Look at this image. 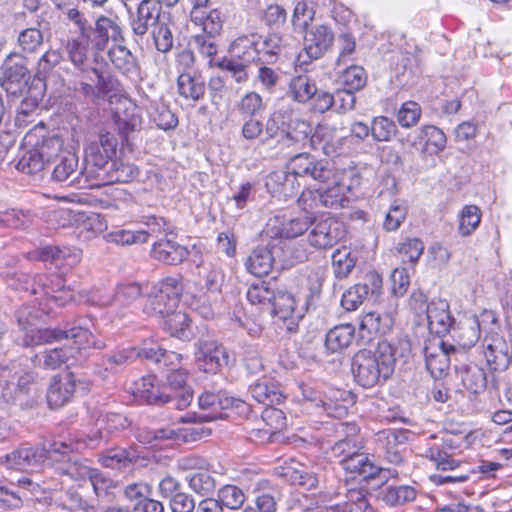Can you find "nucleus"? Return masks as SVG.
<instances>
[{"instance_id":"1","label":"nucleus","mask_w":512,"mask_h":512,"mask_svg":"<svg viewBox=\"0 0 512 512\" xmlns=\"http://www.w3.org/2000/svg\"><path fill=\"white\" fill-rule=\"evenodd\" d=\"M47 313L36 304H23L14 312L16 324L22 333L18 342L23 347L51 344L64 339H72L79 349H104L106 343L91 331L80 325L66 323L63 328H38Z\"/></svg>"},{"instance_id":"2","label":"nucleus","mask_w":512,"mask_h":512,"mask_svg":"<svg viewBox=\"0 0 512 512\" xmlns=\"http://www.w3.org/2000/svg\"><path fill=\"white\" fill-rule=\"evenodd\" d=\"M403 341L392 343L382 340L375 350H359L352 358L351 370L355 381L364 388L386 382L394 372L398 358L406 349Z\"/></svg>"},{"instance_id":"3","label":"nucleus","mask_w":512,"mask_h":512,"mask_svg":"<svg viewBox=\"0 0 512 512\" xmlns=\"http://www.w3.org/2000/svg\"><path fill=\"white\" fill-rule=\"evenodd\" d=\"M38 399L35 374L17 362L0 366V401L18 405L22 409L32 408Z\"/></svg>"},{"instance_id":"4","label":"nucleus","mask_w":512,"mask_h":512,"mask_svg":"<svg viewBox=\"0 0 512 512\" xmlns=\"http://www.w3.org/2000/svg\"><path fill=\"white\" fill-rule=\"evenodd\" d=\"M336 183H328L315 190H305L298 198L303 210L317 208L341 209L349 204L347 187L343 182V175L336 178Z\"/></svg>"},{"instance_id":"5","label":"nucleus","mask_w":512,"mask_h":512,"mask_svg":"<svg viewBox=\"0 0 512 512\" xmlns=\"http://www.w3.org/2000/svg\"><path fill=\"white\" fill-rule=\"evenodd\" d=\"M117 139L110 133L100 134L97 142L91 143L86 150L85 166L81 173L85 182L94 181L115 161Z\"/></svg>"},{"instance_id":"6","label":"nucleus","mask_w":512,"mask_h":512,"mask_svg":"<svg viewBox=\"0 0 512 512\" xmlns=\"http://www.w3.org/2000/svg\"><path fill=\"white\" fill-rule=\"evenodd\" d=\"M250 392L258 403L267 406L262 413V420L269 426L266 432L271 434L275 430H279L283 420V412L272 407L275 404H280L283 400L278 385L268 378H263L250 387Z\"/></svg>"},{"instance_id":"7","label":"nucleus","mask_w":512,"mask_h":512,"mask_svg":"<svg viewBox=\"0 0 512 512\" xmlns=\"http://www.w3.org/2000/svg\"><path fill=\"white\" fill-rule=\"evenodd\" d=\"M1 70V87L13 96L23 94L31 78L26 57L20 53L11 52L6 56Z\"/></svg>"},{"instance_id":"8","label":"nucleus","mask_w":512,"mask_h":512,"mask_svg":"<svg viewBox=\"0 0 512 512\" xmlns=\"http://www.w3.org/2000/svg\"><path fill=\"white\" fill-rule=\"evenodd\" d=\"M424 356L426 368L431 376L441 379L447 375L453 361L459 362L458 356L463 357V352H460L454 345L439 339L425 346Z\"/></svg>"},{"instance_id":"9","label":"nucleus","mask_w":512,"mask_h":512,"mask_svg":"<svg viewBox=\"0 0 512 512\" xmlns=\"http://www.w3.org/2000/svg\"><path fill=\"white\" fill-rule=\"evenodd\" d=\"M211 430L200 425L192 424L180 428H159V429H140L138 440L143 443L152 444L163 440H175L181 442H195L209 436Z\"/></svg>"},{"instance_id":"10","label":"nucleus","mask_w":512,"mask_h":512,"mask_svg":"<svg viewBox=\"0 0 512 512\" xmlns=\"http://www.w3.org/2000/svg\"><path fill=\"white\" fill-rule=\"evenodd\" d=\"M200 409L208 411L201 417L204 421H211L222 417V411L227 409H236L239 414H246L249 411V405L239 399L229 396L226 392L204 391L198 397Z\"/></svg>"},{"instance_id":"11","label":"nucleus","mask_w":512,"mask_h":512,"mask_svg":"<svg viewBox=\"0 0 512 512\" xmlns=\"http://www.w3.org/2000/svg\"><path fill=\"white\" fill-rule=\"evenodd\" d=\"M49 453L45 448L22 444L11 453L0 458V464L9 469L19 471L39 470L48 459Z\"/></svg>"},{"instance_id":"12","label":"nucleus","mask_w":512,"mask_h":512,"mask_svg":"<svg viewBox=\"0 0 512 512\" xmlns=\"http://www.w3.org/2000/svg\"><path fill=\"white\" fill-rule=\"evenodd\" d=\"M130 26L133 33L137 36H144L149 27L154 28L163 18L161 15V3L156 0H141L137 5L136 12H132L133 2H129Z\"/></svg>"},{"instance_id":"13","label":"nucleus","mask_w":512,"mask_h":512,"mask_svg":"<svg viewBox=\"0 0 512 512\" xmlns=\"http://www.w3.org/2000/svg\"><path fill=\"white\" fill-rule=\"evenodd\" d=\"M382 288V277L372 271L363 281L350 287L342 296L341 305L347 311L356 310L369 295H377Z\"/></svg>"},{"instance_id":"14","label":"nucleus","mask_w":512,"mask_h":512,"mask_svg":"<svg viewBox=\"0 0 512 512\" xmlns=\"http://www.w3.org/2000/svg\"><path fill=\"white\" fill-rule=\"evenodd\" d=\"M312 225L308 240L314 248H331L344 236L343 224L335 218L327 217L312 223Z\"/></svg>"},{"instance_id":"15","label":"nucleus","mask_w":512,"mask_h":512,"mask_svg":"<svg viewBox=\"0 0 512 512\" xmlns=\"http://www.w3.org/2000/svg\"><path fill=\"white\" fill-rule=\"evenodd\" d=\"M89 38L90 35H87L84 30H82L80 36L68 39L64 47L65 54L73 65L75 73L94 81V78L91 76V71L95 67L92 66V61L88 55Z\"/></svg>"},{"instance_id":"16","label":"nucleus","mask_w":512,"mask_h":512,"mask_svg":"<svg viewBox=\"0 0 512 512\" xmlns=\"http://www.w3.org/2000/svg\"><path fill=\"white\" fill-rule=\"evenodd\" d=\"M77 383L80 381L73 372L67 371L54 375L47 391L48 405L57 409L68 403L75 392Z\"/></svg>"},{"instance_id":"17","label":"nucleus","mask_w":512,"mask_h":512,"mask_svg":"<svg viewBox=\"0 0 512 512\" xmlns=\"http://www.w3.org/2000/svg\"><path fill=\"white\" fill-rule=\"evenodd\" d=\"M318 294L319 290L313 291L306 296V308L304 309L303 307H297V301L293 294L287 291H277L275 292L271 303V313L281 320L301 319L304 311L313 302L314 298L318 296Z\"/></svg>"},{"instance_id":"18","label":"nucleus","mask_w":512,"mask_h":512,"mask_svg":"<svg viewBox=\"0 0 512 512\" xmlns=\"http://www.w3.org/2000/svg\"><path fill=\"white\" fill-rule=\"evenodd\" d=\"M427 326L431 333L444 336L454 325L449 303L443 299H432L426 307Z\"/></svg>"},{"instance_id":"19","label":"nucleus","mask_w":512,"mask_h":512,"mask_svg":"<svg viewBox=\"0 0 512 512\" xmlns=\"http://www.w3.org/2000/svg\"><path fill=\"white\" fill-rule=\"evenodd\" d=\"M195 358L198 366L205 372L215 373L220 367L228 364L225 348L213 340L200 341Z\"/></svg>"},{"instance_id":"20","label":"nucleus","mask_w":512,"mask_h":512,"mask_svg":"<svg viewBox=\"0 0 512 512\" xmlns=\"http://www.w3.org/2000/svg\"><path fill=\"white\" fill-rule=\"evenodd\" d=\"M334 33L326 25H316L306 31L304 50L310 59L321 58L332 46Z\"/></svg>"},{"instance_id":"21","label":"nucleus","mask_w":512,"mask_h":512,"mask_svg":"<svg viewBox=\"0 0 512 512\" xmlns=\"http://www.w3.org/2000/svg\"><path fill=\"white\" fill-rule=\"evenodd\" d=\"M167 383L163 384L168 392L173 394L172 406L178 410L186 409L193 400V392L187 386V372L178 368H171L166 377Z\"/></svg>"},{"instance_id":"22","label":"nucleus","mask_w":512,"mask_h":512,"mask_svg":"<svg viewBox=\"0 0 512 512\" xmlns=\"http://www.w3.org/2000/svg\"><path fill=\"white\" fill-rule=\"evenodd\" d=\"M52 179L56 182H68L69 185H81L85 182V176L81 173L83 167H79L78 156L71 151L61 153L55 161Z\"/></svg>"},{"instance_id":"23","label":"nucleus","mask_w":512,"mask_h":512,"mask_svg":"<svg viewBox=\"0 0 512 512\" xmlns=\"http://www.w3.org/2000/svg\"><path fill=\"white\" fill-rule=\"evenodd\" d=\"M134 395L150 405H172L173 394L164 385L157 384L155 377L151 375L144 376L135 383Z\"/></svg>"},{"instance_id":"24","label":"nucleus","mask_w":512,"mask_h":512,"mask_svg":"<svg viewBox=\"0 0 512 512\" xmlns=\"http://www.w3.org/2000/svg\"><path fill=\"white\" fill-rule=\"evenodd\" d=\"M312 226L308 215L291 218L278 223L277 220H270L267 223L265 233L271 238L293 239L304 234Z\"/></svg>"},{"instance_id":"25","label":"nucleus","mask_w":512,"mask_h":512,"mask_svg":"<svg viewBox=\"0 0 512 512\" xmlns=\"http://www.w3.org/2000/svg\"><path fill=\"white\" fill-rule=\"evenodd\" d=\"M483 346L484 356L491 369L500 370L509 365L511 361L509 347L502 336L498 334L485 336Z\"/></svg>"},{"instance_id":"26","label":"nucleus","mask_w":512,"mask_h":512,"mask_svg":"<svg viewBox=\"0 0 512 512\" xmlns=\"http://www.w3.org/2000/svg\"><path fill=\"white\" fill-rule=\"evenodd\" d=\"M312 133L313 127L308 121L295 117L279 142L283 146L300 150L307 145L313 146Z\"/></svg>"},{"instance_id":"27","label":"nucleus","mask_w":512,"mask_h":512,"mask_svg":"<svg viewBox=\"0 0 512 512\" xmlns=\"http://www.w3.org/2000/svg\"><path fill=\"white\" fill-rule=\"evenodd\" d=\"M190 254L188 248L178 242L162 238L152 246L151 255L154 259L168 265L182 263Z\"/></svg>"},{"instance_id":"28","label":"nucleus","mask_w":512,"mask_h":512,"mask_svg":"<svg viewBox=\"0 0 512 512\" xmlns=\"http://www.w3.org/2000/svg\"><path fill=\"white\" fill-rule=\"evenodd\" d=\"M110 40L113 42L123 40L122 29L117 19L101 16L96 21L91 41L97 50L102 51Z\"/></svg>"},{"instance_id":"29","label":"nucleus","mask_w":512,"mask_h":512,"mask_svg":"<svg viewBox=\"0 0 512 512\" xmlns=\"http://www.w3.org/2000/svg\"><path fill=\"white\" fill-rule=\"evenodd\" d=\"M258 42L259 35L256 33L239 36L231 44L230 51L234 57L247 65L257 60L262 61Z\"/></svg>"},{"instance_id":"30","label":"nucleus","mask_w":512,"mask_h":512,"mask_svg":"<svg viewBox=\"0 0 512 512\" xmlns=\"http://www.w3.org/2000/svg\"><path fill=\"white\" fill-rule=\"evenodd\" d=\"M297 177L299 176L290 170L288 172H272L267 177L266 186L272 193L290 198L295 196L299 190L300 184L297 182Z\"/></svg>"},{"instance_id":"31","label":"nucleus","mask_w":512,"mask_h":512,"mask_svg":"<svg viewBox=\"0 0 512 512\" xmlns=\"http://www.w3.org/2000/svg\"><path fill=\"white\" fill-rule=\"evenodd\" d=\"M138 357L135 347H128L116 350L102 357L98 364V373L102 378H106V373H116L119 367L131 363Z\"/></svg>"},{"instance_id":"32","label":"nucleus","mask_w":512,"mask_h":512,"mask_svg":"<svg viewBox=\"0 0 512 512\" xmlns=\"http://www.w3.org/2000/svg\"><path fill=\"white\" fill-rule=\"evenodd\" d=\"M392 326V318L387 313L368 312L364 314L359 323L362 338H372L377 334H385Z\"/></svg>"},{"instance_id":"33","label":"nucleus","mask_w":512,"mask_h":512,"mask_svg":"<svg viewBox=\"0 0 512 512\" xmlns=\"http://www.w3.org/2000/svg\"><path fill=\"white\" fill-rule=\"evenodd\" d=\"M72 352L69 347L47 349L35 354L31 361L35 367L55 370L70 360Z\"/></svg>"},{"instance_id":"34","label":"nucleus","mask_w":512,"mask_h":512,"mask_svg":"<svg viewBox=\"0 0 512 512\" xmlns=\"http://www.w3.org/2000/svg\"><path fill=\"white\" fill-rule=\"evenodd\" d=\"M142 295V286L137 282L118 284L112 297L102 302L115 309L129 307Z\"/></svg>"},{"instance_id":"35","label":"nucleus","mask_w":512,"mask_h":512,"mask_svg":"<svg viewBox=\"0 0 512 512\" xmlns=\"http://www.w3.org/2000/svg\"><path fill=\"white\" fill-rule=\"evenodd\" d=\"M294 118V111L289 106H281L274 110L269 115L265 124V133L267 138L274 139L279 135L282 136Z\"/></svg>"},{"instance_id":"36","label":"nucleus","mask_w":512,"mask_h":512,"mask_svg":"<svg viewBox=\"0 0 512 512\" xmlns=\"http://www.w3.org/2000/svg\"><path fill=\"white\" fill-rule=\"evenodd\" d=\"M32 135L28 134L26 136V143L28 145L30 143V138ZM46 166V163L43 160V155L39 153L35 145H32L30 148L25 146L19 154V159L16 163V169L25 173V174H37L41 172Z\"/></svg>"},{"instance_id":"37","label":"nucleus","mask_w":512,"mask_h":512,"mask_svg":"<svg viewBox=\"0 0 512 512\" xmlns=\"http://www.w3.org/2000/svg\"><path fill=\"white\" fill-rule=\"evenodd\" d=\"M177 87L179 94L189 100L198 101L206 92L204 79L197 74L181 72L178 76Z\"/></svg>"},{"instance_id":"38","label":"nucleus","mask_w":512,"mask_h":512,"mask_svg":"<svg viewBox=\"0 0 512 512\" xmlns=\"http://www.w3.org/2000/svg\"><path fill=\"white\" fill-rule=\"evenodd\" d=\"M339 462L345 471L361 475L364 479L374 478L382 470L370 460L367 454L360 451L348 459L339 460Z\"/></svg>"},{"instance_id":"39","label":"nucleus","mask_w":512,"mask_h":512,"mask_svg":"<svg viewBox=\"0 0 512 512\" xmlns=\"http://www.w3.org/2000/svg\"><path fill=\"white\" fill-rule=\"evenodd\" d=\"M99 177L95 180L97 185L105 183H127L138 176L139 171L131 164L117 162L116 160L104 171L98 173Z\"/></svg>"},{"instance_id":"40","label":"nucleus","mask_w":512,"mask_h":512,"mask_svg":"<svg viewBox=\"0 0 512 512\" xmlns=\"http://www.w3.org/2000/svg\"><path fill=\"white\" fill-rule=\"evenodd\" d=\"M40 258L43 261H51L56 266L72 267L80 261V251L75 248L48 245L41 248Z\"/></svg>"},{"instance_id":"41","label":"nucleus","mask_w":512,"mask_h":512,"mask_svg":"<svg viewBox=\"0 0 512 512\" xmlns=\"http://www.w3.org/2000/svg\"><path fill=\"white\" fill-rule=\"evenodd\" d=\"M189 488L199 496H209L217 488V480L214 472L207 469H199L186 475Z\"/></svg>"},{"instance_id":"42","label":"nucleus","mask_w":512,"mask_h":512,"mask_svg":"<svg viewBox=\"0 0 512 512\" xmlns=\"http://www.w3.org/2000/svg\"><path fill=\"white\" fill-rule=\"evenodd\" d=\"M274 264L272 252L267 247L255 248L246 260V268L249 273L256 277H263L269 274Z\"/></svg>"},{"instance_id":"43","label":"nucleus","mask_w":512,"mask_h":512,"mask_svg":"<svg viewBox=\"0 0 512 512\" xmlns=\"http://www.w3.org/2000/svg\"><path fill=\"white\" fill-rule=\"evenodd\" d=\"M190 322L191 320L185 312L175 310L163 318L162 325L164 330L171 336L185 341L189 340L193 335Z\"/></svg>"},{"instance_id":"44","label":"nucleus","mask_w":512,"mask_h":512,"mask_svg":"<svg viewBox=\"0 0 512 512\" xmlns=\"http://www.w3.org/2000/svg\"><path fill=\"white\" fill-rule=\"evenodd\" d=\"M455 371L460 375L464 387L473 394H479L487 386L486 373L477 366H459L455 363Z\"/></svg>"},{"instance_id":"45","label":"nucleus","mask_w":512,"mask_h":512,"mask_svg":"<svg viewBox=\"0 0 512 512\" xmlns=\"http://www.w3.org/2000/svg\"><path fill=\"white\" fill-rule=\"evenodd\" d=\"M342 426L346 428L349 435L333 445L332 453L340 460H345L361 451L363 449V443L359 435L353 434L357 431L355 425L342 424Z\"/></svg>"},{"instance_id":"46","label":"nucleus","mask_w":512,"mask_h":512,"mask_svg":"<svg viewBox=\"0 0 512 512\" xmlns=\"http://www.w3.org/2000/svg\"><path fill=\"white\" fill-rule=\"evenodd\" d=\"M258 45L262 61L274 62L280 54L291 46V43L281 34L273 32L265 36L264 39L259 35Z\"/></svg>"},{"instance_id":"47","label":"nucleus","mask_w":512,"mask_h":512,"mask_svg":"<svg viewBox=\"0 0 512 512\" xmlns=\"http://www.w3.org/2000/svg\"><path fill=\"white\" fill-rule=\"evenodd\" d=\"M377 446L380 455L391 464H400L403 460L402 452L398 448V437L394 431L384 430L377 434Z\"/></svg>"},{"instance_id":"48","label":"nucleus","mask_w":512,"mask_h":512,"mask_svg":"<svg viewBox=\"0 0 512 512\" xmlns=\"http://www.w3.org/2000/svg\"><path fill=\"white\" fill-rule=\"evenodd\" d=\"M65 60L61 49L50 47L38 59L35 69V77L38 80L45 81L54 76V70Z\"/></svg>"},{"instance_id":"49","label":"nucleus","mask_w":512,"mask_h":512,"mask_svg":"<svg viewBox=\"0 0 512 512\" xmlns=\"http://www.w3.org/2000/svg\"><path fill=\"white\" fill-rule=\"evenodd\" d=\"M136 353L138 354V357H143L163 366L172 365L176 367L181 360L180 354L173 351L163 350L156 343H151L149 345L144 343L141 349H136Z\"/></svg>"},{"instance_id":"50","label":"nucleus","mask_w":512,"mask_h":512,"mask_svg":"<svg viewBox=\"0 0 512 512\" xmlns=\"http://www.w3.org/2000/svg\"><path fill=\"white\" fill-rule=\"evenodd\" d=\"M191 20L201 25L203 32L211 36L219 35L222 30L223 15L218 9H212L208 13L200 9L192 10Z\"/></svg>"},{"instance_id":"51","label":"nucleus","mask_w":512,"mask_h":512,"mask_svg":"<svg viewBox=\"0 0 512 512\" xmlns=\"http://www.w3.org/2000/svg\"><path fill=\"white\" fill-rule=\"evenodd\" d=\"M137 459L135 451L117 447L106 450L99 460L106 468L121 470L136 462Z\"/></svg>"},{"instance_id":"52","label":"nucleus","mask_w":512,"mask_h":512,"mask_svg":"<svg viewBox=\"0 0 512 512\" xmlns=\"http://www.w3.org/2000/svg\"><path fill=\"white\" fill-rule=\"evenodd\" d=\"M43 45L44 33L40 28H25L17 36V47L23 56L37 54Z\"/></svg>"},{"instance_id":"53","label":"nucleus","mask_w":512,"mask_h":512,"mask_svg":"<svg viewBox=\"0 0 512 512\" xmlns=\"http://www.w3.org/2000/svg\"><path fill=\"white\" fill-rule=\"evenodd\" d=\"M316 90L314 80L307 75H299L290 80L288 94L298 103H307L315 95Z\"/></svg>"},{"instance_id":"54","label":"nucleus","mask_w":512,"mask_h":512,"mask_svg":"<svg viewBox=\"0 0 512 512\" xmlns=\"http://www.w3.org/2000/svg\"><path fill=\"white\" fill-rule=\"evenodd\" d=\"M416 497L417 490L410 485H390L382 493V500L390 507L403 506L413 502Z\"/></svg>"},{"instance_id":"55","label":"nucleus","mask_w":512,"mask_h":512,"mask_svg":"<svg viewBox=\"0 0 512 512\" xmlns=\"http://www.w3.org/2000/svg\"><path fill=\"white\" fill-rule=\"evenodd\" d=\"M114 117L120 133L124 136L140 128L142 123L138 109L132 103L124 105L123 108H117Z\"/></svg>"},{"instance_id":"56","label":"nucleus","mask_w":512,"mask_h":512,"mask_svg":"<svg viewBox=\"0 0 512 512\" xmlns=\"http://www.w3.org/2000/svg\"><path fill=\"white\" fill-rule=\"evenodd\" d=\"M354 337L352 325H340L332 328L326 335L325 346L332 353L339 352L348 347Z\"/></svg>"},{"instance_id":"57","label":"nucleus","mask_w":512,"mask_h":512,"mask_svg":"<svg viewBox=\"0 0 512 512\" xmlns=\"http://www.w3.org/2000/svg\"><path fill=\"white\" fill-rule=\"evenodd\" d=\"M177 304L167 299L159 292L151 290L143 307L144 313L150 316L165 318L176 310Z\"/></svg>"},{"instance_id":"58","label":"nucleus","mask_w":512,"mask_h":512,"mask_svg":"<svg viewBox=\"0 0 512 512\" xmlns=\"http://www.w3.org/2000/svg\"><path fill=\"white\" fill-rule=\"evenodd\" d=\"M148 112L152 121L160 129H174L178 124L177 117L169 109L168 105L162 101H151Z\"/></svg>"},{"instance_id":"59","label":"nucleus","mask_w":512,"mask_h":512,"mask_svg":"<svg viewBox=\"0 0 512 512\" xmlns=\"http://www.w3.org/2000/svg\"><path fill=\"white\" fill-rule=\"evenodd\" d=\"M236 109L242 118L257 117L261 115L266 106L262 96L255 92H247L236 104Z\"/></svg>"},{"instance_id":"60","label":"nucleus","mask_w":512,"mask_h":512,"mask_svg":"<svg viewBox=\"0 0 512 512\" xmlns=\"http://www.w3.org/2000/svg\"><path fill=\"white\" fill-rule=\"evenodd\" d=\"M420 138L425 143V150L430 154H438L446 147L445 133L434 125L423 126L420 129Z\"/></svg>"},{"instance_id":"61","label":"nucleus","mask_w":512,"mask_h":512,"mask_svg":"<svg viewBox=\"0 0 512 512\" xmlns=\"http://www.w3.org/2000/svg\"><path fill=\"white\" fill-rule=\"evenodd\" d=\"M108 57L114 67L123 74L136 70V60L129 49L123 45H114L108 51Z\"/></svg>"},{"instance_id":"62","label":"nucleus","mask_w":512,"mask_h":512,"mask_svg":"<svg viewBox=\"0 0 512 512\" xmlns=\"http://www.w3.org/2000/svg\"><path fill=\"white\" fill-rule=\"evenodd\" d=\"M316 165L317 158L315 156L309 153H299L290 159L287 169L301 178L313 179Z\"/></svg>"},{"instance_id":"63","label":"nucleus","mask_w":512,"mask_h":512,"mask_svg":"<svg viewBox=\"0 0 512 512\" xmlns=\"http://www.w3.org/2000/svg\"><path fill=\"white\" fill-rule=\"evenodd\" d=\"M481 222V210L476 205H466L459 213L458 231L462 236L471 235Z\"/></svg>"},{"instance_id":"64","label":"nucleus","mask_w":512,"mask_h":512,"mask_svg":"<svg viewBox=\"0 0 512 512\" xmlns=\"http://www.w3.org/2000/svg\"><path fill=\"white\" fill-rule=\"evenodd\" d=\"M355 263L356 258L346 247L337 249L332 255V266L335 277L338 279L346 278L352 272Z\"/></svg>"}]
</instances>
